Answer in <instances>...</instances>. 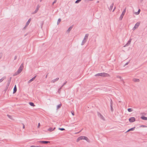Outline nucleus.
I'll return each instance as SVG.
<instances>
[{
	"mask_svg": "<svg viewBox=\"0 0 147 147\" xmlns=\"http://www.w3.org/2000/svg\"><path fill=\"white\" fill-rule=\"evenodd\" d=\"M88 34H86L84 37V38H85V39H87L88 38Z\"/></svg>",
	"mask_w": 147,
	"mask_h": 147,
	"instance_id": "29",
	"label": "nucleus"
},
{
	"mask_svg": "<svg viewBox=\"0 0 147 147\" xmlns=\"http://www.w3.org/2000/svg\"><path fill=\"white\" fill-rule=\"evenodd\" d=\"M47 75L46 76H45V78H47Z\"/></svg>",
	"mask_w": 147,
	"mask_h": 147,
	"instance_id": "57",
	"label": "nucleus"
},
{
	"mask_svg": "<svg viewBox=\"0 0 147 147\" xmlns=\"http://www.w3.org/2000/svg\"><path fill=\"white\" fill-rule=\"evenodd\" d=\"M129 62H127L125 64L124 66H126V65H128L129 64Z\"/></svg>",
	"mask_w": 147,
	"mask_h": 147,
	"instance_id": "47",
	"label": "nucleus"
},
{
	"mask_svg": "<svg viewBox=\"0 0 147 147\" xmlns=\"http://www.w3.org/2000/svg\"><path fill=\"white\" fill-rule=\"evenodd\" d=\"M11 77H10V78H9V80H10V81H11Z\"/></svg>",
	"mask_w": 147,
	"mask_h": 147,
	"instance_id": "52",
	"label": "nucleus"
},
{
	"mask_svg": "<svg viewBox=\"0 0 147 147\" xmlns=\"http://www.w3.org/2000/svg\"><path fill=\"white\" fill-rule=\"evenodd\" d=\"M141 118L144 120H147V117H145L144 116H142Z\"/></svg>",
	"mask_w": 147,
	"mask_h": 147,
	"instance_id": "17",
	"label": "nucleus"
},
{
	"mask_svg": "<svg viewBox=\"0 0 147 147\" xmlns=\"http://www.w3.org/2000/svg\"><path fill=\"white\" fill-rule=\"evenodd\" d=\"M140 9H139L138 11L136 12L135 14L137 15H138L140 13Z\"/></svg>",
	"mask_w": 147,
	"mask_h": 147,
	"instance_id": "27",
	"label": "nucleus"
},
{
	"mask_svg": "<svg viewBox=\"0 0 147 147\" xmlns=\"http://www.w3.org/2000/svg\"><path fill=\"white\" fill-rule=\"evenodd\" d=\"M61 105L62 104L61 103L59 104V105H57V109H59L61 107Z\"/></svg>",
	"mask_w": 147,
	"mask_h": 147,
	"instance_id": "23",
	"label": "nucleus"
},
{
	"mask_svg": "<svg viewBox=\"0 0 147 147\" xmlns=\"http://www.w3.org/2000/svg\"><path fill=\"white\" fill-rule=\"evenodd\" d=\"M110 106H113V101L111 99Z\"/></svg>",
	"mask_w": 147,
	"mask_h": 147,
	"instance_id": "36",
	"label": "nucleus"
},
{
	"mask_svg": "<svg viewBox=\"0 0 147 147\" xmlns=\"http://www.w3.org/2000/svg\"><path fill=\"white\" fill-rule=\"evenodd\" d=\"M39 7H40V6H39V5H38L35 10L33 13V14H34L37 12L38 11V9H39Z\"/></svg>",
	"mask_w": 147,
	"mask_h": 147,
	"instance_id": "8",
	"label": "nucleus"
},
{
	"mask_svg": "<svg viewBox=\"0 0 147 147\" xmlns=\"http://www.w3.org/2000/svg\"><path fill=\"white\" fill-rule=\"evenodd\" d=\"M84 140H86L88 142H90V140H89L86 136H85Z\"/></svg>",
	"mask_w": 147,
	"mask_h": 147,
	"instance_id": "19",
	"label": "nucleus"
},
{
	"mask_svg": "<svg viewBox=\"0 0 147 147\" xmlns=\"http://www.w3.org/2000/svg\"><path fill=\"white\" fill-rule=\"evenodd\" d=\"M38 142L41 143L46 144L48 143H50V142L48 141H40Z\"/></svg>",
	"mask_w": 147,
	"mask_h": 147,
	"instance_id": "5",
	"label": "nucleus"
},
{
	"mask_svg": "<svg viewBox=\"0 0 147 147\" xmlns=\"http://www.w3.org/2000/svg\"><path fill=\"white\" fill-rule=\"evenodd\" d=\"M2 53H0V58H1L2 56Z\"/></svg>",
	"mask_w": 147,
	"mask_h": 147,
	"instance_id": "43",
	"label": "nucleus"
},
{
	"mask_svg": "<svg viewBox=\"0 0 147 147\" xmlns=\"http://www.w3.org/2000/svg\"><path fill=\"white\" fill-rule=\"evenodd\" d=\"M62 86H61L59 88V89H58V92H59V93H60V92H61V90L62 88Z\"/></svg>",
	"mask_w": 147,
	"mask_h": 147,
	"instance_id": "34",
	"label": "nucleus"
},
{
	"mask_svg": "<svg viewBox=\"0 0 147 147\" xmlns=\"http://www.w3.org/2000/svg\"><path fill=\"white\" fill-rule=\"evenodd\" d=\"M67 81H66L65 82H64L63 84V85L61 86L62 87H63V86H64L66 84V83H67Z\"/></svg>",
	"mask_w": 147,
	"mask_h": 147,
	"instance_id": "38",
	"label": "nucleus"
},
{
	"mask_svg": "<svg viewBox=\"0 0 147 147\" xmlns=\"http://www.w3.org/2000/svg\"><path fill=\"white\" fill-rule=\"evenodd\" d=\"M23 128H25V125H24V124H23Z\"/></svg>",
	"mask_w": 147,
	"mask_h": 147,
	"instance_id": "51",
	"label": "nucleus"
},
{
	"mask_svg": "<svg viewBox=\"0 0 147 147\" xmlns=\"http://www.w3.org/2000/svg\"><path fill=\"white\" fill-rule=\"evenodd\" d=\"M42 0H40V2H41L42 1Z\"/></svg>",
	"mask_w": 147,
	"mask_h": 147,
	"instance_id": "58",
	"label": "nucleus"
},
{
	"mask_svg": "<svg viewBox=\"0 0 147 147\" xmlns=\"http://www.w3.org/2000/svg\"><path fill=\"white\" fill-rule=\"evenodd\" d=\"M17 58V56H15L14 57V60H16Z\"/></svg>",
	"mask_w": 147,
	"mask_h": 147,
	"instance_id": "48",
	"label": "nucleus"
},
{
	"mask_svg": "<svg viewBox=\"0 0 147 147\" xmlns=\"http://www.w3.org/2000/svg\"><path fill=\"white\" fill-rule=\"evenodd\" d=\"M55 127H54L53 129V131L55 130Z\"/></svg>",
	"mask_w": 147,
	"mask_h": 147,
	"instance_id": "56",
	"label": "nucleus"
},
{
	"mask_svg": "<svg viewBox=\"0 0 147 147\" xmlns=\"http://www.w3.org/2000/svg\"><path fill=\"white\" fill-rule=\"evenodd\" d=\"M36 76H34V77L32 78V79H31L28 82V83L29 84L32 81H33L36 78Z\"/></svg>",
	"mask_w": 147,
	"mask_h": 147,
	"instance_id": "9",
	"label": "nucleus"
},
{
	"mask_svg": "<svg viewBox=\"0 0 147 147\" xmlns=\"http://www.w3.org/2000/svg\"><path fill=\"white\" fill-rule=\"evenodd\" d=\"M41 24V28H42V25L43 24V22H41L40 23Z\"/></svg>",
	"mask_w": 147,
	"mask_h": 147,
	"instance_id": "41",
	"label": "nucleus"
},
{
	"mask_svg": "<svg viewBox=\"0 0 147 147\" xmlns=\"http://www.w3.org/2000/svg\"><path fill=\"white\" fill-rule=\"evenodd\" d=\"M8 89V88H7V87H6L5 89L4 90V91L5 92H6L7 90Z\"/></svg>",
	"mask_w": 147,
	"mask_h": 147,
	"instance_id": "50",
	"label": "nucleus"
},
{
	"mask_svg": "<svg viewBox=\"0 0 147 147\" xmlns=\"http://www.w3.org/2000/svg\"><path fill=\"white\" fill-rule=\"evenodd\" d=\"M140 127H146V126L144 125H142L140 126Z\"/></svg>",
	"mask_w": 147,
	"mask_h": 147,
	"instance_id": "46",
	"label": "nucleus"
},
{
	"mask_svg": "<svg viewBox=\"0 0 147 147\" xmlns=\"http://www.w3.org/2000/svg\"><path fill=\"white\" fill-rule=\"evenodd\" d=\"M114 4V3H113L109 8V9L110 11L112 10Z\"/></svg>",
	"mask_w": 147,
	"mask_h": 147,
	"instance_id": "14",
	"label": "nucleus"
},
{
	"mask_svg": "<svg viewBox=\"0 0 147 147\" xmlns=\"http://www.w3.org/2000/svg\"><path fill=\"white\" fill-rule=\"evenodd\" d=\"M81 0H77L76 1L75 3H78L79 2H80V1H81Z\"/></svg>",
	"mask_w": 147,
	"mask_h": 147,
	"instance_id": "33",
	"label": "nucleus"
},
{
	"mask_svg": "<svg viewBox=\"0 0 147 147\" xmlns=\"http://www.w3.org/2000/svg\"><path fill=\"white\" fill-rule=\"evenodd\" d=\"M126 10V8H125V9L123 10V11L122 13L119 18V20H121L122 19V18L123 17V16H124V15L125 14V12Z\"/></svg>",
	"mask_w": 147,
	"mask_h": 147,
	"instance_id": "3",
	"label": "nucleus"
},
{
	"mask_svg": "<svg viewBox=\"0 0 147 147\" xmlns=\"http://www.w3.org/2000/svg\"><path fill=\"white\" fill-rule=\"evenodd\" d=\"M30 147H43L42 146H31Z\"/></svg>",
	"mask_w": 147,
	"mask_h": 147,
	"instance_id": "32",
	"label": "nucleus"
},
{
	"mask_svg": "<svg viewBox=\"0 0 147 147\" xmlns=\"http://www.w3.org/2000/svg\"><path fill=\"white\" fill-rule=\"evenodd\" d=\"M59 130H60L61 131H63V130H65V129H64L63 128H59Z\"/></svg>",
	"mask_w": 147,
	"mask_h": 147,
	"instance_id": "35",
	"label": "nucleus"
},
{
	"mask_svg": "<svg viewBox=\"0 0 147 147\" xmlns=\"http://www.w3.org/2000/svg\"><path fill=\"white\" fill-rule=\"evenodd\" d=\"M133 81L135 82H139L140 81V80L138 79L134 78L133 79Z\"/></svg>",
	"mask_w": 147,
	"mask_h": 147,
	"instance_id": "18",
	"label": "nucleus"
},
{
	"mask_svg": "<svg viewBox=\"0 0 147 147\" xmlns=\"http://www.w3.org/2000/svg\"><path fill=\"white\" fill-rule=\"evenodd\" d=\"M129 121L130 123H132L136 120L135 118L134 117H131L129 119Z\"/></svg>",
	"mask_w": 147,
	"mask_h": 147,
	"instance_id": "7",
	"label": "nucleus"
},
{
	"mask_svg": "<svg viewBox=\"0 0 147 147\" xmlns=\"http://www.w3.org/2000/svg\"><path fill=\"white\" fill-rule=\"evenodd\" d=\"M72 28H73V26H70L68 29L67 30V32H69L71 31V30Z\"/></svg>",
	"mask_w": 147,
	"mask_h": 147,
	"instance_id": "22",
	"label": "nucleus"
},
{
	"mask_svg": "<svg viewBox=\"0 0 147 147\" xmlns=\"http://www.w3.org/2000/svg\"><path fill=\"white\" fill-rule=\"evenodd\" d=\"M7 116L10 119H13L12 118V117L11 116V115H7Z\"/></svg>",
	"mask_w": 147,
	"mask_h": 147,
	"instance_id": "31",
	"label": "nucleus"
},
{
	"mask_svg": "<svg viewBox=\"0 0 147 147\" xmlns=\"http://www.w3.org/2000/svg\"><path fill=\"white\" fill-rule=\"evenodd\" d=\"M116 77L117 78H120V79H121V80L123 82V83H124V82L123 81V80H122L121 79V76H117Z\"/></svg>",
	"mask_w": 147,
	"mask_h": 147,
	"instance_id": "25",
	"label": "nucleus"
},
{
	"mask_svg": "<svg viewBox=\"0 0 147 147\" xmlns=\"http://www.w3.org/2000/svg\"><path fill=\"white\" fill-rule=\"evenodd\" d=\"M57 0H55L53 2V3L52 5H53V4L55 3L56 2Z\"/></svg>",
	"mask_w": 147,
	"mask_h": 147,
	"instance_id": "42",
	"label": "nucleus"
},
{
	"mask_svg": "<svg viewBox=\"0 0 147 147\" xmlns=\"http://www.w3.org/2000/svg\"><path fill=\"white\" fill-rule=\"evenodd\" d=\"M80 140H81V139H80V137H79L77 139V142H79Z\"/></svg>",
	"mask_w": 147,
	"mask_h": 147,
	"instance_id": "37",
	"label": "nucleus"
},
{
	"mask_svg": "<svg viewBox=\"0 0 147 147\" xmlns=\"http://www.w3.org/2000/svg\"><path fill=\"white\" fill-rule=\"evenodd\" d=\"M127 111L129 112H131L133 111V109L131 108H129L127 109Z\"/></svg>",
	"mask_w": 147,
	"mask_h": 147,
	"instance_id": "30",
	"label": "nucleus"
},
{
	"mask_svg": "<svg viewBox=\"0 0 147 147\" xmlns=\"http://www.w3.org/2000/svg\"><path fill=\"white\" fill-rule=\"evenodd\" d=\"M131 39H130L129 41H128L127 43L124 46V47H125L127 46L128 45H129L130 44V42H131Z\"/></svg>",
	"mask_w": 147,
	"mask_h": 147,
	"instance_id": "16",
	"label": "nucleus"
},
{
	"mask_svg": "<svg viewBox=\"0 0 147 147\" xmlns=\"http://www.w3.org/2000/svg\"><path fill=\"white\" fill-rule=\"evenodd\" d=\"M40 123H38V128H39L40 126Z\"/></svg>",
	"mask_w": 147,
	"mask_h": 147,
	"instance_id": "45",
	"label": "nucleus"
},
{
	"mask_svg": "<svg viewBox=\"0 0 147 147\" xmlns=\"http://www.w3.org/2000/svg\"><path fill=\"white\" fill-rule=\"evenodd\" d=\"M140 23L139 22H137L135 25L134 27L133 28V30H134L136 29L139 26Z\"/></svg>",
	"mask_w": 147,
	"mask_h": 147,
	"instance_id": "6",
	"label": "nucleus"
},
{
	"mask_svg": "<svg viewBox=\"0 0 147 147\" xmlns=\"http://www.w3.org/2000/svg\"><path fill=\"white\" fill-rule=\"evenodd\" d=\"M99 1H97V3H99Z\"/></svg>",
	"mask_w": 147,
	"mask_h": 147,
	"instance_id": "60",
	"label": "nucleus"
},
{
	"mask_svg": "<svg viewBox=\"0 0 147 147\" xmlns=\"http://www.w3.org/2000/svg\"><path fill=\"white\" fill-rule=\"evenodd\" d=\"M27 26H26V25L25 26L24 28V29H25L26 28V27H27Z\"/></svg>",
	"mask_w": 147,
	"mask_h": 147,
	"instance_id": "55",
	"label": "nucleus"
},
{
	"mask_svg": "<svg viewBox=\"0 0 147 147\" xmlns=\"http://www.w3.org/2000/svg\"><path fill=\"white\" fill-rule=\"evenodd\" d=\"M59 78H56L54 80H52V81H51V83H55L56 81H58L59 80Z\"/></svg>",
	"mask_w": 147,
	"mask_h": 147,
	"instance_id": "11",
	"label": "nucleus"
},
{
	"mask_svg": "<svg viewBox=\"0 0 147 147\" xmlns=\"http://www.w3.org/2000/svg\"><path fill=\"white\" fill-rule=\"evenodd\" d=\"M135 127H132L131 128H130L128 129L126 132H128L129 131H132L134 130L135 129Z\"/></svg>",
	"mask_w": 147,
	"mask_h": 147,
	"instance_id": "12",
	"label": "nucleus"
},
{
	"mask_svg": "<svg viewBox=\"0 0 147 147\" xmlns=\"http://www.w3.org/2000/svg\"><path fill=\"white\" fill-rule=\"evenodd\" d=\"M48 131H49L51 132L53 131V129L51 127H50L48 129Z\"/></svg>",
	"mask_w": 147,
	"mask_h": 147,
	"instance_id": "28",
	"label": "nucleus"
},
{
	"mask_svg": "<svg viewBox=\"0 0 147 147\" xmlns=\"http://www.w3.org/2000/svg\"><path fill=\"white\" fill-rule=\"evenodd\" d=\"M61 20L60 18H59L58 19L57 22V24L58 25L60 22H61Z\"/></svg>",
	"mask_w": 147,
	"mask_h": 147,
	"instance_id": "26",
	"label": "nucleus"
},
{
	"mask_svg": "<svg viewBox=\"0 0 147 147\" xmlns=\"http://www.w3.org/2000/svg\"><path fill=\"white\" fill-rule=\"evenodd\" d=\"M17 89L16 86V85H15V86L14 87V88H13V94L15 93L17 91Z\"/></svg>",
	"mask_w": 147,
	"mask_h": 147,
	"instance_id": "10",
	"label": "nucleus"
},
{
	"mask_svg": "<svg viewBox=\"0 0 147 147\" xmlns=\"http://www.w3.org/2000/svg\"><path fill=\"white\" fill-rule=\"evenodd\" d=\"M5 77H3L1 79H0V83L2 82L5 79Z\"/></svg>",
	"mask_w": 147,
	"mask_h": 147,
	"instance_id": "21",
	"label": "nucleus"
},
{
	"mask_svg": "<svg viewBox=\"0 0 147 147\" xmlns=\"http://www.w3.org/2000/svg\"><path fill=\"white\" fill-rule=\"evenodd\" d=\"M86 42V39H85V38H84L82 41V42L81 45H83Z\"/></svg>",
	"mask_w": 147,
	"mask_h": 147,
	"instance_id": "13",
	"label": "nucleus"
},
{
	"mask_svg": "<svg viewBox=\"0 0 147 147\" xmlns=\"http://www.w3.org/2000/svg\"><path fill=\"white\" fill-rule=\"evenodd\" d=\"M1 58H0V59H1Z\"/></svg>",
	"mask_w": 147,
	"mask_h": 147,
	"instance_id": "61",
	"label": "nucleus"
},
{
	"mask_svg": "<svg viewBox=\"0 0 147 147\" xmlns=\"http://www.w3.org/2000/svg\"><path fill=\"white\" fill-rule=\"evenodd\" d=\"M110 107H111V110L112 111V112H113V106H110Z\"/></svg>",
	"mask_w": 147,
	"mask_h": 147,
	"instance_id": "39",
	"label": "nucleus"
},
{
	"mask_svg": "<svg viewBox=\"0 0 147 147\" xmlns=\"http://www.w3.org/2000/svg\"><path fill=\"white\" fill-rule=\"evenodd\" d=\"M115 8H116V7H114V9H113V11H114L115 10Z\"/></svg>",
	"mask_w": 147,
	"mask_h": 147,
	"instance_id": "53",
	"label": "nucleus"
},
{
	"mask_svg": "<svg viewBox=\"0 0 147 147\" xmlns=\"http://www.w3.org/2000/svg\"><path fill=\"white\" fill-rule=\"evenodd\" d=\"M97 113V115L98 117H99L101 119H102L103 120L105 121V120L104 117L99 112H98Z\"/></svg>",
	"mask_w": 147,
	"mask_h": 147,
	"instance_id": "4",
	"label": "nucleus"
},
{
	"mask_svg": "<svg viewBox=\"0 0 147 147\" xmlns=\"http://www.w3.org/2000/svg\"><path fill=\"white\" fill-rule=\"evenodd\" d=\"M11 81L10 80H8L7 84H9Z\"/></svg>",
	"mask_w": 147,
	"mask_h": 147,
	"instance_id": "40",
	"label": "nucleus"
},
{
	"mask_svg": "<svg viewBox=\"0 0 147 147\" xmlns=\"http://www.w3.org/2000/svg\"><path fill=\"white\" fill-rule=\"evenodd\" d=\"M31 18H30L26 24V26H28L31 21Z\"/></svg>",
	"mask_w": 147,
	"mask_h": 147,
	"instance_id": "15",
	"label": "nucleus"
},
{
	"mask_svg": "<svg viewBox=\"0 0 147 147\" xmlns=\"http://www.w3.org/2000/svg\"><path fill=\"white\" fill-rule=\"evenodd\" d=\"M109 76V74L106 73H98L96 74L95 75V76H103V77H106V76Z\"/></svg>",
	"mask_w": 147,
	"mask_h": 147,
	"instance_id": "2",
	"label": "nucleus"
},
{
	"mask_svg": "<svg viewBox=\"0 0 147 147\" xmlns=\"http://www.w3.org/2000/svg\"><path fill=\"white\" fill-rule=\"evenodd\" d=\"M8 89V88H7V87H6L5 89L4 90V91L5 92H6L7 90Z\"/></svg>",
	"mask_w": 147,
	"mask_h": 147,
	"instance_id": "49",
	"label": "nucleus"
},
{
	"mask_svg": "<svg viewBox=\"0 0 147 147\" xmlns=\"http://www.w3.org/2000/svg\"><path fill=\"white\" fill-rule=\"evenodd\" d=\"M23 64L22 63L20 65L18 70L13 75L14 76H16L20 73L23 70Z\"/></svg>",
	"mask_w": 147,
	"mask_h": 147,
	"instance_id": "1",
	"label": "nucleus"
},
{
	"mask_svg": "<svg viewBox=\"0 0 147 147\" xmlns=\"http://www.w3.org/2000/svg\"><path fill=\"white\" fill-rule=\"evenodd\" d=\"M72 113V115H74V112H73V113Z\"/></svg>",
	"mask_w": 147,
	"mask_h": 147,
	"instance_id": "54",
	"label": "nucleus"
},
{
	"mask_svg": "<svg viewBox=\"0 0 147 147\" xmlns=\"http://www.w3.org/2000/svg\"><path fill=\"white\" fill-rule=\"evenodd\" d=\"M29 104L31 106L34 107L35 106V105L33 102H29Z\"/></svg>",
	"mask_w": 147,
	"mask_h": 147,
	"instance_id": "20",
	"label": "nucleus"
},
{
	"mask_svg": "<svg viewBox=\"0 0 147 147\" xmlns=\"http://www.w3.org/2000/svg\"><path fill=\"white\" fill-rule=\"evenodd\" d=\"M143 1V0H141V1L142 2Z\"/></svg>",
	"mask_w": 147,
	"mask_h": 147,
	"instance_id": "59",
	"label": "nucleus"
},
{
	"mask_svg": "<svg viewBox=\"0 0 147 147\" xmlns=\"http://www.w3.org/2000/svg\"><path fill=\"white\" fill-rule=\"evenodd\" d=\"M80 138L81 140H84V139H85V138H84L85 137V136H80Z\"/></svg>",
	"mask_w": 147,
	"mask_h": 147,
	"instance_id": "24",
	"label": "nucleus"
},
{
	"mask_svg": "<svg viewBox=\"0 0 147 147\" xmlns=\"http://www.w3.org/2000/svg\"><path fill=\"white\" fill-rule=\"evenodd\" d=\"M9 85V84H7L6 86V87H7V88H8Z\"/></svg>",
	"mask_w": 147,
	"mask_h": 147,
	"instance_id": "44",
	"label": "nucleus"
}]
</instances>
